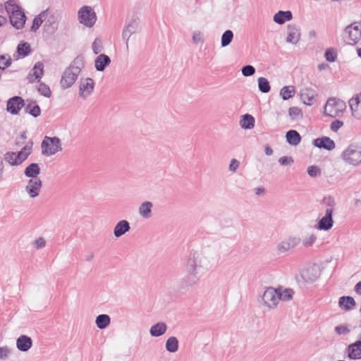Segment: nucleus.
I'll return each instance as SVG.
<instances>
[{"label":"nucleus","instance_id":"obj_1","mask_svg":"<svg viewBox=\"0 0 361 361\" xmlns=\"http://www.w3.org/2000/svg\"><path fill=\"white\" fill-rule=\"evenodd\" d=\"M212 268L209 257L202 250H192L188 255L183 266L182 285L189 288L197 285Z\"/></svg>","mask_w":361,"mask_h":361},{"label":"nucleus","instance_id":"obj_2","mask_svg":"<svg viewBox=\"0 0 361 361\" xmlns=\"http://www.w3.org/2000/svg\"><path fill=\"white\" fill-rule=\"evenodd\" d=\"M61 14V11L59 10L51 7L47 8L35 16L30 30L35 32L42 25L44 32L54 34L59 30Z\"/></svg>","mask_w":361,"mask_h":361},{"label":"nucleus","instance_id":"obj_3","mask_svg":"<svg viewBox=\"0 0 361 361\" xmlns=\"http://www.w3.org/2000/svg\"><path fill=\"white\" fill-rule=\"evenodd\" d=\"M85 59L82 56H78L73 61L62 73L60 85L62 89L71 87L77 80L82 69L85 67Z\"/></svg>","mask_w":361,"mask_h":361},{"label":"nucleus","instance_id":"obj_4","mask_svg":"<svg viewBox=\"0 0 361 361\" xmlns=\"http://www.w3.org/2000/svg\"><path fill=\"white\" fill-rule=\"evenodd\" d=\"M281 295L277 288L267 287L264 291L258 295L257 302L259 306L266 311H271L277 308L280 301Z\"/></svg>","mask_w":361,"mask_h":361},{"label":"nucleus","instance_id":"obj_5","mask_svg":"<svg viewBox=\"0 0 361 361\" xmlns=\"http://www.w3.org/2000/svg\"><path fill=\"white\" fill-rule=\"evenodd\" d=\"M341 158L348 166L357 167L361 165V142L348 145L341 152Z\"/></svg>","mask_w":361,"mask_h":361},{"label":"nucleus","instance_id":"obj_6","mask_svg":"<svg viewBox=\"0 0 361 361\" xmlns=\"http://www.w3.org/2000/svg\"><path fill=\"white\" fill-rule=\"evenodd\" d=\"M346 109V104L343 100L331 97L328 99L324 106L323 114L326 116L336 118L341 116Z\"/></svg>","mask_w":361,"mask_h":361},{"label":"nucleus","instance_id":"obj_7","mask_svg":"<svg viewBox=\"0 0 361 361\" xmlns=\"http://www.w3.org/2000/svg\"><path fill=\"white\" fill-rule=\"evenodd\" d=\"M323 202L327 207L325 209V215L318 221L317 228L320 231H329L334 224L332 214L335 201L332 197H328L324 198Z\"/></svg>","mask_w":361,"mask_h":361},{"label":"nucleus","instance_id":"obj_8","mask_svg":"<svg viewBox=\"0 0 361 361\" xmlns=\"http://www.w3.org/2000/svg\"><path fill=\"white\" fill-rule=\"evenodd\" d=\"M78 23L87 28H92L96 24L97 16L94 9L90 6H82L77 13Z\"/></svg>","mask_w":361,"mask_h":361},{"label":"nucleus","instance_id":"obj_9","mask_svg":"<svg viewBox=\"0 0 361 361\" xmlns=\"http://www.w3.org/2000/svg\"><path fill=\"white\" fill-rule=\"evenodd\" d=\"M32 147V144H27L18 152H8L4 155V160L11 166H18L31 154Z\"/></svg>","mask_w":361,"mask_h":361},{"label":"nucleus","instance_id":"obj_10","mask_svg":"<svg viewBox=\"0 0 361 361\" xmlns=\"http://www.w3.org/2000/svg\"><path fill=\"white\" fill-rule=\"evenodd\" d=\"M344 38L350 45H355L361 42L360 23L355 22L348 25L344 30Z\"/></svg>","mask_w":361,"mask_h":361},{"label":"nucleus","instance_id":"obj_11","mask_svg":"<svg viewBox=\"0 0 361 361\" xmlns=\"http://www.w3.org/2000/svg\"><path fill=\"white\" fill-rule=\"evenodd\" d=\"M62 150L61 140L57 137L46 136L42 142V154L49 157Z\"/></svg>","mask_w":361,"mask_h":361},{"label":"nucleus","instance_id":"obj_12","mask_svg":"<svg viewBox=\"0 0 361 361\" xmlns=\"http://www.w3.org/2000/svg\"><path fill=\"white\" fill-rule=\"evenodd\" d=\"M42 188V181L40 178H30L25 186V192L30 199L39 197Z\"/></svg>","mask_w":361,"mask_h":361},{"label":"nucleus","instance_id":"obj_13","mask_svg":"<svg viewBox=\"0 0 361 361\" xmlns=\"http://www.w3.org/2000/svg\"><path fill=\"white\" fill-rule=\"evenodd\" d=\"M320 269L317 264L309 265L300 270V275L306 283L315 281L320 276Z\"/></svg>","mask_w":361,"mask_h":361},{"label":"nucleus","instance_id":"obj_14","mask_svg":"<svg viewBox=\"0 0 361 361\" xmlns=\"http://www.w3.org/2000/svg\"><path fill=\"white\" fill-rule=\"evenodd\" d=\"M301 242V239L297 236H289L281 240L276 247L280 254L286 253L296 247Z\"/></svg>","mask_w":361,"mask_h":361},{"label":"nucleus","instance_id":"obj_15","mask_svg":"<svg viewBox=\"0 0 361 361\" xmlns=\"http://www.w3.org/2000/svg\"><path fill=\"white\" fill-rule=\"evenodd\" d=\"M140 30V22L137 19L130 20L123 28L122 38L126 42V47L128 49V44L130 37L138 32Z\"/></svg>","mask_w":361,"mask_h":361},{"label":"nucleus","instance_id":"obj_16","mask_svg":"<svg viewBox=\"0 0 361 361\" xmlns=\"http://www.w3.org/2000/svg\"><path fill=\"white\" fill-rule=\"evenodd\" d=\"M351 116L356 120L361 119V92L355 94L348 100Z\"/></svg>","mask_w":361,"mask_h":361},{"label":"nucleus","instance_id":"obj_17","mask_svg":"<svg viewBox=\"0 0 361 361\" xmlns=\"http://www.w3.org/2000/svg\"><path fill=\"white\" fill-rule=\"evenodd\" d=\"M94 87V80L90 78H81L79 85V96L85 99L93 92Z\"/></svg>","mask_w":361,"mask_h":361},{"label":"nucleus","instance_id":"obj_18","mask_svg":"<svg viewBox=\"0 0 361 361\" xmlns=\"http://www.w3.org/2000/svg\"><path fill=\"white\" fill-rule=\"evenodd\" d=\"M8 17L11 24L16 30H21L24 27L27 18L23 9L8 16Z\"/></svg>","mask_w":361,"mask_h":361},{"label":"nucleus","instance_id":"obj_19","mask_svg":"<svg viewBox=\"0 0 361 361\" xmlns=\"http://www.w3.org/2000/svg\"><path fill=\"white\" fill-rule=\"evenodd\" d=\"M24 105V100L20 97L15 96L8 100L6 110L11 114L16 115Z\"/></svg>","mask_w":361,"mask_h":361},{"label":"nucleus","instance_id":"obj_20","mask_svg":"<svg viewBox=\"0 0 361 361\" xmlns=\"http://www.w3.org/2000/svg\"><path fill=\"white\" fill-rule=\"evenodd\" d=\"M44 75V65L42 62H37L30 70L27 76L29 82H39Z\"/></svg>","mask_w":361,"mask_h":361},{"label":"nucleus","instance_id":"obj_21","mask_svg":"<svg viewBox=\"0 0 361 361\" xmlns=\"http://www.w3.org/2000/svg\"><path fill=\"white\" fill-rule=\"evenodd\" d=\"M300 39V30L295 25H289L287 30L286 42L292 44H297Z\"/></svg>","mask_w":361,"mask_h":361},{"label":"nucleus","instance_id":"obj_22","mask_svg":"<svg viewBox=\"0 0 361 361\" xmlns=\"http://www.w3.org/2000/svg\"><path fill=\"white\" fill-rule=\"evenodd\" d=\"M313 145L316 147L323 148L329 151L335 149L336 147L334 141L330 137L326 136L314 140Z\"/></svg>","mask_w":361,"mask_h":361},{"label":"nucleus","instance_id":"obj_23","mask_svg":"<svg viewBox=\"0 0 361 361\" xmlns=\"http://www.w3.org/2000/svg\"><path fill=\"white\" fill-rule=\"evenodd\" d=\"M300 97L303 104L311 106L316 102V92L311 88H304L301 90Z\"/></svg>","mask_w":361,"mask_h":361},{"label":"nucleus","instance_id":"obj_24","mask_svg":"<svg viewBox=\"0 0 361 361\" xmlns=\"http://www.w3.org/2000/svg\"><path fill=\"white\" fill-rule=\"evenodd\" d=\"M348 356L352 360L361 359V341H357L347 348Z\"/></svg>","mask_w":361,"mask_h":361},{"label":"nucleus","instance_id":"obj_25","mask_svg":"<svg viewBox=\"0 0 361 361\" xmlns=\"http://www.w3.org/2000/svg\"><path fill=\"white\" fill-rule=\"evenodd\" d=\"M130 229V226L127 220L118 221L114 228V235L116 238H120Z\"/></svg>","mask_w":361,"mask_h":361},{"label":"nucleus","instance_id":"obj_26","mask_svg":"<svg viewBox=\"0 0 361 361\" xmlns=\"http://www.w3.org/2000/svg\"><path fill=\"white\" fill-rule=\"evenodd\" d=\"M111 63V59L106 54H101L94 60V66L97 71H103Z\"/></svg>","mask_w":361,"mask_h":361},{"label":"nucleus","instance_id":"obj_27","mask_svg":"<svg viewBox=\"0 0 361 361\" xmlns=\"http://www.w3.org/2000/svg\"><path fill=\"white\" fill-rule=\"evenodd\" d=\"M32 345V339L25 335H22L20 337L17 338L16 341V346L17 348L22 351V352H26L29 350Z\"/></svg>","mask_w":361,"mask_h":361},{"label":"nucleus","instance_id":"obj_28","mask_svg":"<svg viewBox=\"0 0 361 361\" xmlns=\"http://www.w3.org/2000/svg\"><path fill=\"white\" fill-rule=\"evenodd\" d=\"M153 204L149 201L142 202L138 208L139 215L144 219H149L152 216Z\"/></svg>","mask_w":361,"mask_h":361},{"label":"nucleus","instance_id":"obj_29","mask_svg":"<svg viewBox=\"0 0 361 361\" xmlns=\"http://www.w3.org/2000/svg\"><path fill=\"white\" fill-rule=\"evenodd\" d=\"M292 18L293 15L290 11H279L274 14L273 17V20L279 25H282L285 23L286 21L292 20Z\"/></svg>","mask_w":361,"mask_h":361},{"label":"nucleus","instance_id":"obj_30","mask_svg":"<svg viewBox=\"0 0 361 361\" xmlns=\"http://www.w3.org/2000/svg\"><path fill=\"white\" fill-rule=\"evenodd\" d=\"M167 330V326L164 322H158L152 325L149 329V334L153 337H159L164 335Z\"/></svg>","mask_w":361,"mask_h":361},{"label":"nucleus","instance_id":"obj_31","mask_svg":"<svg viewBox=\"0 0 361 361\" xmlns=\"http://www.w3.org/2000/svg\"><path fill=\"white\" fill-rule=\"evenodd\" d=\"M338 305L341 309L348 311L354 308L355 301L350 296H342L339 298Z\"/></svg>","mask_w":361,"mask_h":361},{"label":"nucleus","instance_id":"obj_32","mask_svg":"<svg viewBox=\"0 0 361 361\" xmlns=\"http://www.w3.org/2000/svg\"><path fill=\"white\" fill-rule=\"evenodd\" d=\"M255 118L250 114L242 116L240 121V126L243 129L251 130L255 127Z\"/></svg>","mask_w":361,"mask_h":361},{"label":"nucleus","instance_id":"obj_33","mask_svg":"<svg viewBox=\"0 0 361 361\" xmlns=\"http://www.w3.org/2000/svg\"><path fill=\"white\" fill-rule=\"evenodd\" d=\"M286 142L293 146H297L301 141V136L299 133L295 130H290L286 135Z\"/></svg>","mask_w":361,"mask_h":361},{"label":"nucleus","instance_id":"obj_34","mask_svg":"<svg viewBox=\"0 0 361 361\" xmlns=\"http://www.w3.org/2000/svg\"><path fill=\"white\" fill-rule=\"evenodd\" d=\"M40 173V168L37 164L32 163L27 166L25 171L24 173L25 176L30 178H39L37 176Z\"/></svg>","mask_w":361,"mask_h":361},{"label":"nucleus","instance_id":"obj_35","mask_svg":"<svg viewBox=\"0 0 361 361\" xmlns=\"http://www.w3.org/2000/svg\"><path fill=\"white\" fill-rule=\"evenodd\" d=\"M111 322L110 317L108 314H99L96 317L95 324L99 329H106Z\"/></svg>","mask_w":361,"mask_h":361},{"label":"nucleus","instance_id":"obj_36","mask_svg":"<svg viewBox=\"0 0 361 361\" xmlns=\"http://www.w3.org/2000/svg\"><path fill=\"white\" fill-rule=\"evenodd\" d=\"M4 9L8 16L22 10L16 0H8L4 3Z\"/></svg>","mask_w":361,"mask_h":361},{"label":"nucleus","instance_id":"obj_37","mask_svg":"<svg viewBox=\"0 0 361 361\" xmlns=\"http://www.w3.org/2000/svg\"><path fill=\"white\" fill-rule=\"evenodd\" d=\"M166 349L169 353H176L178 350V341L175 336H171L166 340Z\"/></svg>","mask_w":361,"mask_h":361},{"label":"nucleus","instance_id":"obj_38","mask_svg":"<svg viewBox=\"0 0 361 361\" xmlns=\"http://www.w3.org/2000/svg\"><path fill=\"white\" fill-rule=\"evenodd\" d=\"M278 293L281 295V300L290 301L293 298V290L290 288H277Z\"/></svg>","mask_w":361,"mask_h":361},{"label":"nucleus","instance_id":"obj_39","mask_svg":"<svg viewBox=\"0 0 361 361\" xmlns=\"http://www.w3.org/2000/svg\"><path fill=\"white\" fill-rule=\"evenodd\" d=\"M26 113L36 118L38 117L41 114V109L39 106L35 104V102H32L28 104L25 109Z\"/></svg>","mask_w":361,"mask_h":361},{"label":"nucleus","instance_id":"obj_40","mask_svg":"<svg viewBox=\"0 0 361 361\" xmlns=\"http://www.w3.org/2000/svg\"><path fill=\"white\" fill-rule=\"evenodd\" d=\"M295 92L294 86H285L281 89L280 95L282 97L283 99L287 100L293 97Z\"/></svg>","mask_w":361,"mask_h":361},{"label":"nucleus","instance_id":"obj_41","mask_svg":"<svg viewBox=\"0 0 361 361\" xmlns=\"http://www.w3.org/2000/svg\"><path fill=\"white\" fill-rule=\"evenodd\" d=\"M288 115L293 121H300L303 117L302 110L296 106L289 108Z\"/></svg>","mask_w":361,"mask_h":361},{"label":"nucleus","instance_id":"obj_42","mask_svg":"<svg viewBox=\"0 0 361 361\" xmlns=\"http://www.w3.org/2000/svg\"><path fill=\"white\" fill-rule=\"evenodd\" d=\"M30 51H31V48H30V45L29 43L22 42L19 43V44L18 45L17 52L20 56L25 57V56L29 55Z\"/></svg>","mask_w":361,"mask_h":361},{"label":"nucleus","instance_id":"obj_43","mask_svg":"<svg viewBox=\"0 0 361 361\" xmlns=\"http://www.w3.org/2000/svg\"><path fill=\"white\" fill-rule=\"evenodd\" d=\"M233 38V32L231 30H228L225 31L223 33V35L221 36V47H225L228 46L231 44V42H232Z\"/></svg>","mask_w":361,"mask_h":361},{"label":"nucleus","instance_id":"obj_44","mask_svg":"<svg viewBox=\"0 0 361 361\" xmlns=\"http://www.w3.org/2000/svg\"><path fill=\"white\" fill-rule=\"evenodd\" d=\"M192 41L195 44H203L204 42V37L202 31L195 30L192 32Z\"/></svg>","mask_w":361,"mask_h":361},{"label":"nucleus","instance_id":"obj_45","mask_svg":"<svg viewBox=\"0 0 361 361\" xmlns=\"http://www.w3.org/2000/svg\"><path fill=\"white\" fill-rule=\"evenodd\" d=\"M258 86L259 90L263 93H267L270 91V85L268 80L264 77L258 78Z\"/></svg>","mask_w":361,"mask_h":361},{"label":"nucleus","instance_id":"obj_46","mask_svg":"<svg viewBox=\"0 0 361 361\" xmlns=\"http://www.w3.org/2000/svg\"><path fill=\"white\" fill-rule=\"evenodd\" d=\"M37 91L41 95L45 97L49 98L51 95V92L49 87L43 82L39 83L37 87Z\"/></svg>","mask_w":361,"mask_h":361},{"label":"nucleus","instance_id":"obj_47","mask_svg":"<svg viewBox=\"0 0 361 361\" xmlns=\"http://www.w3.org/2000/svg\"><path fill=\"white\" fill-rule=\"evenodd\" d=\"M92 49L94 54H98L104 50L102 40L100 38H96L92 44Z\"/></svg>","mask_w":361,"mask_h":361},{"label":"nucleus","instance_id":"obj_48","mask_svg":"<svg viewBox=\"0 0 361 361\" xmlns=\"http://www.w3.org/2000/svg\"><path fill=\"white\" fill-rule=\"evenodd\" d=\"M325 59L329 62H334L337 59V52L334 48H329L324 54Z\"/></svg>","mask_w":361,"mask_h":361},{"label":"nucleus","instance_id":"obj_49","mask_svg":"<svg viewBox=\"0 0 361 361\" xmlns=\"http://www.w3.org/2000/svg\"><path fill=\"white\" fill-rule=\"evenodd\" d=\"M316 240V235L313 233H308L304 237L302 240V245L307 247H310L315 243Z\"/></svg>","mask_w":361,"mask_h":361},{"label":"nucleus","instance_id":"obj_50","mask_svg":"<svg viewBox=\"0 0 361 361\" xmlns=\"http://www.w3.org/2000/svg\"><path fill=\"white\" fill-rule=\"evenodd\" d=\"M32 245L36 250L43 249L46 247L47 240L44 237H39L32 242Z\"/></svg>","mask_w":361,"mask_h":361},{"label":"nucleus","instance_id":"obj_51","mask_svg":"<svg viewBox=\"0 0 361 361\" xmlns=\"http://www.w3.org/2000/svg\"><path fill=\"white\" fill-rule=\"evenodd\" d=\"M335 332L338 336H345L350 333V330L347 325L336 326L334 329Z\"/></svg>","mask_w":361,"mask_h":361},{"label":"nucleus","instance_id":"obj_52","mask_svg":"<svg viewBox=\"0 0 361 361\" xmlns=\"http://www.w3.org/2000/svg\"><path fill=\"white\" fill-rule=\"evenodd\" d=\"M307 171L310 177L314 178L321 175V169L315 165L309 166Z\"/></svg>","mask_w":361,"mask_h":361},{"label":"nucleus","instance_id":"obj_53","mask_svg":"<svg viewBox=\"0 0 361 361\" xmlns=\"http://www.w3.org/2000/svg\"><path fill=\"white\" fill-rule=\"evenodd\" d=\"M243 75L245 77L251 76L255 74V68L251 65H247L243 67L241 69Z\"/></svg>","mask_w":361,"mask_h":361},{"label":"nucleus","instance_id":"obj_54","mask_svg":"<svg viewBox=\"0 0 361 361\" xmlns=\"http://www.w3.org/2000/svg\"><path fill=\"white\" fill-rule=\"evenodd\" d=\"M11 353V350L7 346L0 347V360L7 359Z\"/></svg>","mask_w":361,"mask_h":361},{"label":"nucleus","instance_id":"obj_55","mask_svg":"<svg viewBox=\"0 0 361 361\" xmlns=\"http://www.w3.org/2000/svg\"><path fill=\"white\" fill-rule=\"evenodd\" d=\"M279 162L282 166H290L294 162V161L291 157L284 156L279 158Z\"/></svg>","mask_w":361,"mask_h":361},{"label":"nucleus","instance_id":"obj_56","mask_svg":"<svg viewBox=\"0 0 361 361\" xmlns=\"http://www.w3.org/2000/svg\"><path fill=\"white\" fill-rule=\"evenodd\" d=\"M10 59H6L5 56H0V71H4L6 68L11 65Z\"/></svg>","mask_w":361,"mask_h":361},{"label":"nucleus","instance_id":"obj_57","mask_svg":"<svg viewBox=\"0 0 361 361\" xmlns=\"http://www.w3.org/2000/svg\"><path fill=\"white\" fill-rule=\"evenodd\" d=\"M344 125L343 121L341 120H335L334 121L330 126L331 130L336 132L340 128H341Z\"/></svg>","mask_w":361,"mask_h":361},{"label":"nucleus","instance_id":"obj_58","mask_svg":"<svg viewBox=\"0 0 361 361\" xmlns=\"http://www.w3.org/2000/svg\"><path fill=\"white\" fill-rule=\"evenodd\" d=\"M240 166V162L235 159H233L229 164V170L232 172H235Z\"/></svg>","mask_w":361,"mask_h":361},{"label":"nucleus","instance_id":"obj_59","mask_svg":"<svg viewBox=\"0 0 361 361\" xmlns=\"http://www.w3.org/2000/svg\"><path fill=\"white\" fill-rule=\"evenodd\" d=\"M255 193L258 195H263L265 193V190L263 188L259 187L255 189Z\"/></svg>","mask_w":361,"mask_h":361},{"label":"nucleus","instance_id":"obj_60","mask_svg":"<svg viewBox=\"0 0 361 361\" xmlns=\"http://www.w3.org/2000/svg\"><path fill=\"white\" fill-rule=\"evenodd\" d=\"M264 152L267 156H271L273 154V149L271 147L266 145L264 148Z\"/></svg>","mask_w":361,"mask_h":361},{"label":"nucleus","instance_id":"obj_61","mask_svg":"<svg viewBox=\"0 0 361 361\" xmlns=\"http://www.w3.org/2000/svg\"><path fill=\"white\" fill-rule=\"evenodd\" d=\"M329 68V65L327 63H320L318 65L317 68L319 71H324Z\"/></svg>","mask_w":361,"mask_h":361},{"label":"nucleus","instance_id":"obj_62","mask_svg":"<svg viewBox=\"0 0 361 361\" xmlns=\"http://www.w3.org/2000/svg\"><path fill=\"white\" fill-rule=\"evenodd\" d=\"M355 291L359 294L361 295V281L358 282L355 286Z\"/></svg>","mask_w":361,"mask_h":361},{"label":"nucleus","instance_id":"obj_63","mask_svg":"<svg viewBox=\"0 0 361 361\" xmlns=\"http://www.w3.org/2000/svg\"><path fill=\"white\" fill-rule=\"evenodd\" d=\"M8 20L5 16L0 15V27L6 25Z\"/></svg>","mask_w":361,"mask_h":361},{"label":"nucleus","instance_id":"obj_64","mask_svg":"<svg viewBox=\"0 0 361 361\" xmlns=\"http://www.w3.org/2000/svg\"><path fill=\"white\" fill-rule=\"evenodd\" d=\"M94 254L92 252H90L85 255V259L87 262H91L94 259Z\"/></svg>","mask_w":361,"mask_h":361}]
</instances>
